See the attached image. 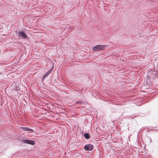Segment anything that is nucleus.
I'll use <instances>...</instances> for the list:
<instances>
[{"label": "nucleus", "mask_w": 158, "mask_h": 158, "mask_svg": "<svg viewBox=\"0 0 158 158\" xmlns=\"http://www.w3.org/2000/svg\"><path fill=\"white\" fill-rule=\"evenodd\" d=\"M106 46L103 45H98L95 46L93 48V50L94 52L103 50Z\"/></svg>", "instance_id": "obj_1"}, {"label": "nucleus", "mask_w": 158, "mask_h": 158, "mask_svg": "<svg viewBox=\"0 0 158 158\" xmlns=\"http://www.w3.org/2000/svg\"><path fill=\"white\" fill-rule=\"evenodd\" d=\"M21 141L22 143L31 145H34L35 143V142L33 140L22 139L21 140Z\"/></svg>", "instance_id": "obj_2"}, {"label": "nucleus", "mask_w": 158, "mask_h": 158, "mask_svg": "<svg viewBox=\"0 0 158 158\" xmlns=\"http://www.w3.org/2000/svg\"><path fill=\"white\" fill-rule=\"evenodd\" d=\"M84 149L87 151H91L94 149V146L92 145L89 144L85 145L84 147Z\"/></svg>", "instance_id": "obj_3"}, {"label": "nucleus", "mask_w": 158, "mask_h": 158, "mask_svg": "<svg viewBox=\"0 0 158 158\" xmlns=\"http://www.w3.org/2000/svg\"><path fill=\"white\" fill-rule=\"evenodd\" d=\"M52 68H51L43 76L41 79L42 81H43L44 80L45 78L46 77H47L50 74L51 72L52 71Z\"/></svg>", "instance_id": "obj_4"}, {"label": "nucleus", "mask_w": 158, "mask_h": 158, "mask_svg": "<svg viewBox=\"0 0 158 158\" xmlns=\"http://www.w3.org/2000/svg\"><path fill=\"white\" fill-rule=\"evenodd\" d=\"M18 33L23 39H26L27 37L26 34L23 31H19Z\"/></svg>", "instance_id": "obj_5"}, {"label": "nucleus", "mask_w": 158, "mask_h": 158, "mask_svg": "<svg viewBox=\"0 0 158 158\" xmlns=\"http://www.w3.org/2000/svg\"><path fill=\"white\" fill-rule=\"evenodd\" d=\"M22 130L27 131H32L34 132L33 130L32 129L29 128L27 127H21L20 128Z\"/></svg>", "instance_id": "obj_6"}, {"label": "nucleus", "mask_w": 158, "mask_h": 158, "mask_svg": "<svg viewBox=\"0 0 158 158\" xmlns=\"http://www.w3.org/2000/svg\"><path fill=\"white\" fill-rule=\"evenodd\" d=\"M84 137L87 139L90 138V136L88 133H85L84 134Z\"/></svg>", "instance_id": "obj_7"}, {"label": "nucleus", "mask_w": 158, "mask_h": 158, "mask_svg": "<svg viewBox=\"0 0 158 158\" xmlns=\"http://www.w3.org/2000/svg\"><path fill=\"white\" fill-rule=\"evenodd\" d=\"M77 104L81 105L83 104V102L82 101H77L76 102Z\"/></svg>", "instance_id": "obj_8"}, {"label": "nucleus", "mask_w": 158, "mask_h": 158, "mask_svg": "<svg viewBox=\"0 0 158 158\" xmlns=\"http://www.w3.org/2000/svg\"><path fill=\"white\" fill-rule=\"evenodd\" d=\"M151 139H150V142L151 143Z\"/></svg>", "instance_id": "obj_9"}]
</instances>
